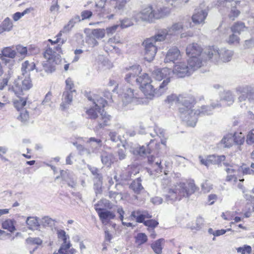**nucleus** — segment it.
I'll return each instance as SVG.
<instances>
[{"instance_id": "obj_50", "label": "nucleus", "mask_w": 254, "mask_h": 254, "mask_svg": "<svg viewBox=\"0 0 254 254\" xmlns=\"http://www.w3.org/2000/svg\"><path fill=\"white\" fill-rule=\"evenodd\" d=\"M81 21L80 17L79 15H77L74 16L71 19L69 20L68 24L64 26V30L68 31L70 30L74 25V24Z\"/></svg>"}, {"instance_id": "obj_48", "label": "nucleus", "mask_w": 254, "mask_h": 254, "mask_svg": "<svg viewBox=\"0 0 254 254\" xmlns=\"http://www.w3.org/2000/svg\"><path fill=\"white\" fill-rule=\"evenodd\" d=\"M225 159L224 155H209V161L210 164L220 165L222 162L224 161Z\"/></svg>"}, {"instance_id": "obj_25", "label": "nucleus", "mask_w": 254, "mask_h": 254, "mask_svg": "<svg viewBox=\"0 0 254 254\" xmlns=\"http://www.w3.org/2000/svg\"><path fill=\"white\" fill-rule=\"evenodd\" d=\"M75 93L72 91H64L62 96V102L61 104V107L63 110L66 109L67 106L71 104L73 94Z\"/></svg>"}, {"instance_id": "obj_32", "label": "nucleus", "mask_w": 254, "mask_h": 254, "mask_svg": "<svg viewBox=\"0 0 254 254\" xmlns=\"http://www.w3.org/2000/svg\"><path fill=\"white\" fill-rule=\"evenodd\" d=\"M21 69L23 75L27 74L34 69L36 70L37 72L39 71L38 68H36L35 64L33 62H30L28 61H25L22 64Z\"/></svg>"}, {"instance_id": "obj_52", "label": "nucleus", "mask_w": 254, "mask_h": 254, "mask_svg": "<svg viewBox=\"0 0 254 254\" xmlns=\"http://www.w3.org/2000/svg\"><path fill=\"white\" fill-rule=\"evenodd\" d=\"M147 237L145 233H138L135 237V242L138 246H140L147 241Z\"/></svg>"}, {"instance_id": "obj_38", "label": "nucleus", "mask_w": 254, "mask_h": 254, "mask_svg": "<svg viewBox=\"0 0 254 254\" xmlns=\"http://www.w3.org/2000/svg\"><path fill=\"white\" fill-rule=\"evenodd\" d=\"M165 242L164 239H159L154 242L151 245V247L156 254H161L162 252V245Z\"/></svg>"}, {"instance_id": "obj_35", "label": "nucleus", "mask_w": 254, "mask_h": 254, "mask_svg": "<svg viewBox=\"0 0 254 254\" xmlns=\"http://www.w3.org/2000/svg\"><path fill=\"white\" fill-rule=\"evenodd\" d=\"M154 133H151L150 135L152 137H154L156 136H158L161 138V143L165 145L166 144V138H165V131L163 129L158 127V126H155L154 127Z\"/></svg>"}, {"instance_id": "obj_4", "label": "nucleus", "mask_w": 254, "mask_h": 254, "mask_svg": "<svg viewBox=\"0 0 254 254\" xmlns=\"http://www.w3.org/2000/svg\"><path fill=\"white\" fill-rule=\"evenodd\" d=\"M205 54L207 55L208 60L216 64H219L230 61L234 52L226 48L219 49L217 47L211 46L208 47Z\"/></svg>"}, {"instance_id": "obj_42", "label": "nucleus", "mask_w": 254, "mask_h": 254, "mask_svg": "<svg viewBox=\"0 0 254 254\" xmlns=\"http://www.w3.org/2000/svg\"><path fill=\"white\" fill-rule=\"evenodd\" d=\"M236 5L231 4V8L228 14L229 18L232 20H234L239 16L241 13Z\"/></svg>"}, {"instance_id": "obj_20", "label": "nucleus", "mask_w": 254, "mask_h": 254, "mask_svg": "<svg viewBox=\"0 0 254 254\" xmlns=\"http://www.w3.org/2000/svg\"><path fill=\"white\" fill-rule=\"evenodd\" d=\"M172 70L168 68H157L152 72V76L157 80H161L167 77H171Z\"/></svg>"}, {"instance_id": "obj_13", "label": "nucleus", "mask_w": 254, "mask_h": 254, "mask_svg": "<svg viewBox=\"0 0 254 254\" xmlns=\"http://www.w3.org/2000/svg\"><path fill=\"white\" fill-rule=\"evenodd\" d=\"M142 45L144 48V59L148 62L152 61L157 53L158 45L154 40L150 38L145 40Z\"/></svg>"}, {"instance_id": "obj_7", "label": "nucleus", "mask_w": 254, "mask_h": 254, "mask_svg": "<svg viewBox=\"0 0 254 254\" xmlns=\"http://www.w3.org/2000/svg\"><path fill=\"white\" fill-rule=\"evenodd\" d=\"M44 57L47 60L42 63L44 70L47 73L53 72L56 69V65L61 61L60 55L54 52L52 48L49 47L45 51Z\"/></svg>"}, {"instance_id": "obj_17", "label": "nucleus", "mask_w": 254, "mask_h": 254, "mask_svg": "<svg viewBox=\"0 0 254 254\" xmlns=\"http://www.w3.org/2000/svg\"><path fill=\"white\" fill-rule=\"evenodd\" d=\"M101 202V201L95 204L94 208L102 223L104 225H107L111 220L114 219L115 214L112 211L99 207V206Z\"/></svg>"}, {"instance_id": "obj_11", "label": "nucleus", "mask_w": 254, "mask_h": 254, "mask_svg": "<svg viewBox=\"0 0 254 254\" xmlns=\"http://www.w3.org/2000/svg\"><path fill=\"white\" fill-rule=\"evenodd\" d=\"M238 96V101L240 103L248 101L254 104V89L248 85H241L235 88Z\"/></svg>"}, {"instance_id": "obj_8", "label": "nucleus", "mask_w": 254, "mask_h": 254, "mask_svg": "<svg viewBox=\"0 0 254 254\" xmlns=\"http://www.w3.org/2000/svg\"><path fill=\"white\" fill-rule=\"evenodd\" d=\"M224 104L221 103H212L210 106L203 105L200 109L195 110L193 115L191 116V119L189 122L188 126L194 127L197 121L199 116H208L212 114L213 110L215 108H219Z\"/></svg>"}, {"instance_id": "obj_28", "label": "nucleus", "mask_w": 254, "mask_h": 254, "mask_svg": "<svg viewBox=\"0 0 254 254\" xmlns=\"http://www.w3.org/2000/svg\"><path fill=\"white\" fill-rule=\"evenodd\" d=\"M152 143V141H151L149 144H147L146 146H142L136 147L133 148L131 152L134 155H139L141 156H143L145 155H147L148 154L151 153V149L150 147V145Z\"/></svg>"}, {"instance_id": "obj_12", "label": "nucleus", "mask_w": 254, "mask_h": 254, "mask_svg": "<svg viewBox=\"0 0 254 254\" xmlns=\"http://www.w3.org/2000/svg\"><path fill=\"white\" fill-rule=\"evenodd\" d=\"M156 9H153L152 5H148L143 8L140 11H133L131 18L135 22L139 21L150 22L156 19Z\"/></svg>"}, {"instance_id": "obj_39", "label": "nucleus", "mask_w": 254, "mask_h": 254, "mask_svg": "<svg viewBox=\"0 0 254 254\" xmlns=\"http://www.w3.org/2000/svg\"><path fill=\"white\" fill-rule=\"evenodd\" d=\"M234 139L232 134H228L222 139L220 143L224 147H230L234 143Z\"/></svg>"}, {"instance_id": "obj_47", "label": "nucleus", "mask_w": 254, "mask_h": 254, "mask_svg": "<svg viewBox=\"0 0 254 254\" xmlns=\"http://www.w3.org/2000/svg\"><path fill=\"white\" fill-rule=\"evenodd\" d=\"M48 41L51 42L52 45L58 44V45L56 47H54V49H53V50L59 55L62 53L61 46L65 42V40L63 39L62 41H60V40H59V39H56L55 40L49 39Z\"/></svg>"}, {"instance_id": "obj_45", "label": "nucleus", "mask_w": 254, "mask_h": 254, "mask_svg": "<svg viewBox=\"0 0 254 254\" xmlns=\"http://www.w3.org/2000/svg\"><path fill=\"white\" fill-rule=\"evenodd\" d=\"M221 101L222 102H225L229 106L232 105L234 101V97L232 92L230 91H226Z\"/></svg>"}, {"instance_id": "obj_1", "label": "nucleus", "mask_w": 254, "mask_h": 254, "mask_svg": "<svg viewBox=\"0 0 254 254\" xmlns=\"http://www.w3.org/2000/svg\"><path fill=\"white\" fill-rule=\"evenodd\" d=\"M170 183L168 178L162 181L163 193L165 200L168 203L179 201L184 197H188L196 190V186L192 182L185 183L180 182L171 187L167 186Z\"/></svg>"}, {"instance_id": "obj_59", "label": "nucleus", "mask_w": 254, "mask_h": 254, "mask_svg": "<svg viewBox=\"0 0 254 254\" xmlns=\"http://www.w3.org/2000/svg\"><path fill=\"white\" fill-rule=\"evenodd\" d=\"M229 3L226 0H218L216 6L219 9V11L223 13L224 11L225 7H227Z\"/></svg>"}, {"instance_id": "obj_19", "label": "nucleus", "mask_w": 254, "mask_h": 254, "mask_svg": "<svg viewBox=\"0 0 254 254\" xmlns=\"http://www.w3.org/2000/svg\"><path fill=\"white\" fill-rule=\"evenodd\" d=\"M141 71L142 69L139 65L135 64L130 66L126 75V81L131 84H133L136 82V78L140 74Z\"/></svg>"}, {"instance_id": "obj_22", "label": "nucleus", "mask_w": 254, "mask_h": 254, "mask_svg": "<svg viewBox=\"0 0 254 254\" xmlns=\"http://www.w3.org/2000/svg\"><path fill=\"white\" fill-rule=\"evenodd\" d=\"M110 2L114 12L122 14L125 10L127 0H111Z\"/></svg>"}, {"instance_id": "obj_26", "label": "nucleus", "mask_w": 254, "mask_h": 254, "mask_svg": "<svg viewBox=\"0 0 254 254\" xmlns=\"http://www.w3.org/2000/svg\"><path fill=\"white\" fill-rule=\"evenodd\" d=\"M86 142L90 144L92 153L98 154L100 152V150L102 146V141L100 139L90 137Z\"/></svg>"}, {"instance_id": "obj_60", "label": "nucleus", "mask_w": 254, "mask_h": 254, "mask_svg": "<svg viewBox=\"0 0 254 254\" xmlns=\"http://www.w3.org/2000/svg\"><path fill=\"white\" fill-rule=\"evenodd\" d=\"M54 224V220L48 216L43 217L40 222V224L43 227L51 226Z\"/></svg>"}, {"instance_id": "obj_57", "label": "nucleus", "mask_w": 254, "mask_h": 254, "mask_svg": "<svg viewBox=\"0 0 254 254\" xmlns=\"http://www.w3.org/2000/svg\"><path fill=\"white\" fill-rule=\"evenodd\" d=\"M73 144L76 147L80 155H86L87 156L90 155V151L84 148L82 145L78 144L77 142H74Z\"/></svg>"}, {"instance_id": "obj_62", "label": "nucleus", "mask_w": 254, "mask_h": 254, "mask_svg": "<svg viewBox=\"0 0 254 254\" xmlns=\"http://www.w3.org/2000/svg\"><path fill=\"white\" fill-rule=\"evenodd\" d=\"M105 30L103 29H95L93 30L92 34L97 39L103 38L105 36Z\"/></svg>"}, {"instance_id": "obj_58", "label": "nucleus", "mask_w": 254, "mask_h": 254, "mask_svg": "<svg viewBox=\"0 0 254 254\" xmlns=\"http://www.w3.org/2000/svg\"><path fill=\"white\" fill-rule=\"evenodd\" d=\"M64 90L76 92L73 81L70 77L67 78L65 80V87Z\"/></svg>"}, {"instance_id": "obj_21", "label": "nucleus", "mask_w": 254, "mask_h": 254, "mask_svg": "<svg viewBox=\"0 0 254 254\" xmlns=\"http://www.w3.org/2000/svg\"><path fill=\"white\" fill-rule=\"evenodd\" d=\"M181 57L180 52L177 47H173L170 49L167 52L166 57L164 59V62L170 63L174 62L178 60Z\"/></svg>"}, {"instance_id": "obj_6", "label": "nucleus", "mask_w": 254, "mask_h": 254, "mask_svg": "<svg viewBox=\"0 0 254 254\" xmlns=\"http://www.w3.org/2000/svg\"><path fill=\"white\" fill-rule=\"evenodd\" d=\"M223 164L226 167L225 170L228 174L226 181L228 182H236L237 180V176L241 175L254 174V169L252 168L250 169L245 165L240 166L234 164H229L227 163Z\"/></svg>"}, {"instance_id": "obj_37", "label": "nucleus", "mask_w": 254, "mask_h": 254, "mask_svg": "<svg viewBox=\"0 0 254 254\" xmlns=\"http://www.w3.org/2000/svg\"><path fill=\"white\" fill-rule=\"evenodd\" d=\"M30 229H38L40 224L37 217H28L26 220Z\"/></svg>"}, {"instance_id": "obj_3", "label": "nucleus", "mask_w": 254, "mask_h": 254, "mask_svg": "<svg viewBox=\"0 0 254 254\" xmlns=\"http://www.w3.org/2000/svg\"><path fill=\"white\" fill-rule=\"evenodd\" d=\"M201 67V62L195 58L189 59L187 62H181L176 64L173 72L178 77L190 75Z\"/></svg>"}, {"instance_id": "obj_41", "label": "nucleus", "mask_w": 254, "mask_h": 254, "mask_svg": "<svg viewBox=\"0 0 254 254\" xmlns=\"http://www.w3.org/2000/svg\"><path fill=\"white\" fill-rule=\"evenodd\" d=\"M171 10L167 7H163L156 9V19H160L169 15Z\"/></svg>"}, {"instance_id": "obj_64", "label": "nucleus", "mask_w": 254, "mask_h": 254, "mask_svg": "<svg viewBox=\"0 0 254 254\" xmlns=\"http://www.w3.org/2000/svg\"><path fill=\"white\" fill-rule=\"evenodd\" d=\"M237 251L241 254H250L252 252V248L250 246L244 245V247L238 248Z\"/></svg>"}, {"instance_id": "obj_5", "label": "nucleus", "mask_w": 254, "mask_h": 254, "mask_svg": "<svg viewBox=\"0 0 254 254\" xmlns=\"http://www.w3.org/2000/svg\"><path fill=\"white\" fill-rule=\"evenodd\" d=\"M179 103L182 105L179 109L180 117L188 126L189 122L191 119L195 111L192 108L195 104L193 97L188 94H181L179 96Z\"/></svg>"}, {"instance_id": "obj_56", "label": "nucleus", "mask_w": 254, "mask_h": 254, "mask_svg": "<svg viewBox=\"0 0 254 254\" xmlns=\"http://www.w3.org/2000/svg\"><path fill=\"white\" fill-rule=\"evenodd\" d=\"M94 181V190L95 192L97 195L98 194H101L102 191V179L100 180H93Z\"/></svg>"}, {"instance_id": "obj_51", "label": "nucleus", "mask_w": 254, "mask_h": 254, "mask_svg": "<svg viewBox=\"0 0 254 254\" xmlns=\"http://www.w3.org/2000/svg\"><path fill=\"white\" fill-rule=\"evenodd\" d=\"M2 227L4 229H6L10 232H13L15 230L14 225V221L12 219H7L2 223Z\"/></svg>"}, {"instance_id": "obj_33", "label": "nucleus", "mask_w": 254, "mask_h": 254, "mask_svg": "<svg viewBox=\"0 0 254 254\" xmlns=\"http://www.w3.org/2000/svg\"><path fill=\"white\" fill-rule=\"evenodd\" d=\"M231 30L233 33L241 34L243 32L248 30V27L242 21H237L231 27Z\"/></svg>"}, {"instance_id": "obj_16", "label": "nucleus", "mask_w": 254, "mask_h": 254, "mask_svg": "<svg viewBox=\"0 0 254 254\" xmlns=\"http://www.w3.org/2000/svg\"><path fill=\"white\" fill-rule=\"evenodd\" d=\"M148 164L151 166V168L148 169V172L151 176L153 175V172L160 173L164 172L165 175L168 174V171L164 169L161 165V160L159 157H155L152 155L148 157Z\"/></svg>"}, {"instance_id": "obj_61", "label": "nucleus", "mask_w": 254, "mask_h": 254, "mask_svg": "<svg viewBox=\"0 0 254 254\" xmlns=\"http://www.w3.org/2000/svg\"><path fill=\"white\" fill-rule=\"evenodd\" d=\"M1 25L3 26L4 30L8 32L11 31L13 27L12 22L8 17L6 18L3 21Z\"/></svg>"}, {"instance_id": "obj_46", "label": "nucleus", "mask_w": 254, "mask_h": 254, "mask_svg": "<svg viewBox=\"0 0 254 254\" xmlns=\"http://www.w3.org/2000/svg\"><path fill=\"white\" fill-rule=\"evenodd\" d=\"M18 97V99L13 101V105L18 111H19L26 105L27 98H21L20 96Z\"/></svg>"}, {"instance_id": "obj_43", "label": "nucleus", "mask_w": 254, "mask_h": 254, "mask_svg": "<svg viewBox=\"0 0 254 254\" xmlns=\"http://www.w3.org/2000/svg\"><path fill=\"white\" fill-rule=\"evenodd\" d=\"M170 78L171 77H169L164 79L163 81L159 85V89H157V92H156V96L161 95L167 90V86L170 82Z\"/></svg>"}, {"instance_id": "obj_24", "label": "nucleus", "mask_w": 254, "mask_h": 254, "mask_svg": "<svg viewBox=\"0 0 254 254\" xmlns=\"http://www.w3.org/2000/svg\"><path fill=\"white\" fill-rule=\"evenodd\" d=\"M137 173L138 171L134 167L128 166L127 168L122 170L119 175L121 180L126 181L130 179L132 175H135Z\"/></svg>"}, {"instance_id": "obj_14", "label": "nucleus", "mask_w": 254, "mask_h": 254, "mask_svg": "<svg viewBox=\"0 0 254 254\" xmlns=\"http://www.w3.org/2000/svg\"><path fill=\"white\" fill-rule=\"evenodd\" d=\"M123 103L124 106L131 103L137 104L139 103L140 96L138 91L134 90L131 88L127 87L123 89V92L121 94Z\"/></svg>"}, {"instance_id": "obj_23", "label": "nucleus", "mask_w": 254, "mask_h": 254, "mask_svg": "<svg viewBox=\"0 0 254 254\" xmlns=\"http://www.w3.org/2000/svg\"><path fill=\"white\" fill-rule=\"evenodd\" d=\"M207 16V12L205 9H195L192 16V20L195 24L204 23Z\"/></svg>"}, {"instance_id": "obj_44", "label": "nucleus", "mask_w": 254, "mask_h": 254, "mask_svg": "<svg viewBox=\"0 0 254 254\" xmlns=\"http://www.w3.org/2000/svg\"><path fill=\"white\" fill-rule=\"evenodd\" d=\"M15 50L16 54H19L22 58L25 57L28 55L31 54V53L30 52V49L28 50L27 47L21 45H16Z\"/></svg>"}, {"instance_id": "obj_55", "label": "nucleus", "mask_w": 254, "mask_h": 254, "mask_svg": "<svg viewBox=\"0 0 254 254\" xmlns=\"http://www.w3.org/2000/svg\"><path fill=\"white\" fill-rule=\"evenodd\" d=\"M11 76V72L8 71L7 74L1 79H0V90H2L7 85L8 81Z\"/></svg>"}, {"instance_id": "obj_63", "label": "nucleus", "mask_w": 254, "mask_h": 254, "mask_svg": "<svg viewBox=\"0 0 254 254\" xmlns=\"http://www.w3.org/2000/svg\"><path fill=\"white\" fill-rule=\"evenodd\" d=\"M117 154L120 160L121 161L126 159L127 157V150L124 145L122 146V148L118 150Z\"/></svg>"}, {"instance_id": "obj_2", "label": "nucleus", "mask_w": 254, "mask_h": 254, "mask_svg": "<svg viewBox=\"0 0 254 254\" xmlns=\"http://www.w3.org/2000/svg\"><path fill=\"white\" fill-rule=\"evenodd\" d=\"M107 101L102 97L94 99L93 100V106L90 107L86 111V113L88 116V118L91 119H96L98 117V114H100L101 117L98 121V125L95 127L94 130L97 131L104 127L108 125L109 122L111 120V116L102 109L104 108L107 105Z\"/></svg>"}, {"instance_id": "obj_18", "label": "nucleus", "mask_w": 254, "mask_h": 254, "mask_svg": "<svg viewBox=\"0 0 254 254\" xmlns=\"http://www.w3.org/2000/svg\"><path fill=\"white\" fill-rule=\"evenodd\" d=\"M0 54V58L5 64L10 63H13V60L16 56V52L14 46L6 47L2 49Z\"/></svg>"}, {"instance_id": "obj_53", "label": "nucleus", "mask_w": 254, "mask_h": 254, "mask_svg": "<svg viewBox=\"0 0 254 254\" xmlns=\"http://www.w3.org/2000/svg\"><path fill=\"white\" fill-rule=\"evenodd\" d=\"M130 217L135 219L137 223H143L144 224V222L145 221V218L142 216V214H141L140 210L132 211L131 213Z\"/></svg>"}, {"instance_id": "obj_36", "label": "nucleus", "mask_w": 254, "mask_h": 254, "mask_svg": "<svg viewBox=\"0 0 254 254\" xmlns=\"http://www.w3.org/2000/svg\"><path fill=\"white\" fill-rule=\"evenodd\" d=\"M101 161L103 164L109 167L115 161H117L114 155L111 153H105L102 155Z\"/></svg>"}, {"instance_id": "obj_10", "label": "nucleus", "mask_w": 254, "mask_h": 254, "mask_svg": "<svg viewBox=\"0 0 254 254\" xmlns=\"http://www.w3.org/2000/svg\"><path fill=\"white\" fill-rule=\"evenodd\" d=\"M206 48L202 53L201 47L197 43H192L189 45L186 48V54L190 57L189 59L195 58L197 61L201 62V67L208 60L207 55L205 54Z\"/></svg>"}, {"instance_id": "obj_31", "label": "nucleus", "mask_w": 254, "mask_h": 254, "mask_svg": "<svg viewBox=\"0 0 254 254\" xmlns=\"http://www.w3.org/2000/svg\"><path fill=\"white\" fill-rule=\"evenodd\" d=\"M149 83L142 87L141 91L143 93L147 98L151 99L154 95H156L157 89H154L153 86Z\"/></svg>"}, {"instance_id": "obj_40", "label": "nucleus", "mask_w": 254, "mask_h": 254, "mask_svg": "<svg viewBox=\"0 0 254 254\" xmlns=\"http://www.w3.org/2000/svg\"><path fill=\"white\" fill-rule=\"evenodd\" d=\"M130 188L137 193H139L143 189L141 185V179L140 178L134 180L130 185Z\"/></svg>"}, {"instance_id": "obj_54", "label": "nucleus", "mask_w": 254, "mask_h": 254, "mask_svg": "<svg viewBox=\"0 0 254 254\" xmlns=\"http://www.w3.org/2000/svg\"><path fill=\"white\" fill-rule=\"evenodd\" d=\"M88 169L90 171L91 173L94 176L93 180H100L102 179V175L100 173L98 169L95 167H92L89 165H87Z\"/></svg>"}, {"instance_id": "obj_30", "label": "nucleus", "mask_w": 254, "mask_h": 254, "mask_svg": "<svg viewBox=\"0 0 254 254\" xmlns=\"http://www.w3.org/2000/svg\"><path fill=\"white\" fill-rule=\"evenodd\" d=\"M61 176L69 187L73 188L76 186V183L72 174L67 173L65 171L62 170L61 171Z\"/></svg>"}, {"instance_id": "obj_29", "label": "nucleus", "mask_w": 254, "mask_h": 254, "mask_svg": "<svg viewBox=\"0 0 254 254\" xmlns=\"http://www.w3.org/2000/svg\"><path fill=\"white\" fill-rule=\"evenodd\" d=\"M170 36L177 35L183 31L184 26L182 22H179L174 23L171 27L167 28Z\"/></svg>"}, {"instance_id": "obj_9", "label": "nucleus", "mask_w": 254, "mask_h": 254, "mask_svg": "<svg viewBox=\"0 0 254 254\" xmlns=\"http://www.w3.org/2000/svg\"><path fill=\"white\" fill-rule=\"evenodd\" d=\"M32 86L30 75L28 74L21 82L15 80L13 85L9 86L8 91L13 92L17 97H19L24 95V92L30 89Z\"/></svg>"}, {"instance_id": "obj_49", "label": "nucleus", "mask_w": 254, "mask_h": 254, "mask_svg": "<svg viewBox=\"0 0 254 254\" xmlns=\"http://www.w3.org/2000/svg\"><path fill=\"white\" fill-rule=\"evenodd\" d=\"M240 38L235 33H233L226 39V42L229 45H236L239 44Z\"/></svg>"}, {"instance_id": "obj_27", "label": "nucleus", "mask_w": 254, "mask_h": 254, "mask_svg": "<svg viewBox=\"0 0 254 254\" xmlns=\"http://www.w3.org/2000/svg\"><path fill=\"white\" fill-rule=\"evenodd\" d=\"M170 36L168 33V30L167 28L159 30L157 33L150 39L154 40V42L157 44L158 42L164 41L168 37Z\"/></svg>"}, {"instance_id": "obj_34", "label": "nucleus", "mask_w": 254, "mask_h": 254, "mask_svg": "<svg viewBox=\"0 0 254 254\" xmlns=\"http://www.w3.org/2000/svg\"><path fill=\"white\" fill-rule=\"evenodd\" d=\"M152 80L148 74L144 73L140 76H138L136 78V83L139 85L141 89L142 86H145L148 83H151Z\"/></svg>"}, {"instance_id": "obj_15", "label": "nucleus", "mask_w": 254, "mask_h": 254, "mask_svg": "<svg viewBox=\"0 0 254 254\" xmlns=\"http://www.w3.org/2000/svg\"><path fill=\"white\" fill-rule=\"evenodd\" d=\"M58 238L63 241V243L59 250V252L62 254H74L76 252L75 249L71 248V244L69 241V238L66 234L65 232L63 230H60L57 232Z\"/></svg>"}]
</instances>
